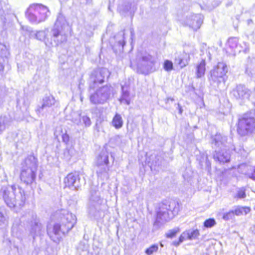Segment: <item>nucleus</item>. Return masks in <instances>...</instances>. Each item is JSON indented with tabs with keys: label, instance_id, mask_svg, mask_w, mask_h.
<instances>
[{
	"label": "nucleus",
	"instance_id": "nucleus-30",
	"mask_svg": "<svg viewBox=\"0 0 255 255\" xmlns=\"http://www.w3.org/2000/svg\"><path fill=\"white\" fill-rule=\"evenodd\" d=\"M8 217L4 214L0 208V226H4L8 224Z\"/></svg>",
	"mask_w": 255,
	"mask_h": 255
},
{
	"label": "nucleus",
	"instance_id": "nucleus-35",
	"mask_svg": "<svg viewBox=\"0 0 255 255\" xmlns=\"http://www.w3.org/2000/svg\"><path fill=\"white\" fill-rule=\"evenodd\" d=\"M119 37V39L117 42L118 46H119V49L120 50L121 49H123L124 47V45L125 44V41L124 40L123 34H118L117 36H115V38H117Z\"/></svg>",
	"mask_w": 255,
	"mask_h": 255
},
{
	"label": "nucleus",
	"instance_id": "nucleus-22",
	"mask_svg": "<svg viewBox=\"0 0 255 255\" xmlns=\"http://www.w3.org/2000/svg\"><path fill=\"white\" fill-rule=\"evenodd\" d=\"M9 53L6 46L0 43V71L4 69V64L7 61Z\"/></svg>",
	"mask_w": 255,
	"mask_h": 255
},
{
	"label": "nucleus",
	"instance_id": "nucleus-53",
	"mask_svg": "<svg viewBox=\"0 0 255 255\" xmlns=\"http://www.w3.org/2000/svg\"><path fill=\"white\" fill-rule=\"evenodd\" d=\"M14 228H15V227H14V225H13V226L12 227V231H13L14 230Z\"/></svg>",
	"mask_w": 255,
	"mask_h": 255
},
{
	"label": "nucleus",
	"instance_id": "nucleus-18",
	"mask_svg": "<svg viewBox=\"0 0 255 255\" xmlns=\"http://www.w3.org/2000/svg\"><path fill=\"white\" fill-rule=\"evenodd\" d=\"M231 94L237 100L248 99L250 96V90L243 85H238L231 92Z\"/></svg>",
	"mask_w": 255,
	"mask_h": 255
},
{
	"label": "nucleus",
	"instance_id": "nucleus-46",
	"mask_svg": "<svg viewBox=\"0 0 255 255\" xmlns=\"http://www.w3.org/2000/svg\"><path fill=\"white\" fill-rule=\"evenodd\" d=\"M248 176L249 178L255 180V168L254 169L253 172L248 173Z\"/></svg>",
	"mask_w": 255,
	"mask_h": 255
},
{
	"label": "nucleus",
	"instance_id": "nucleus-7",
	"mask_svg": "<svg viewBox=\"0 0 255 255\" xmlns=\"http://www.w3.org/2000/svg\"><path fill=\"white\" fill-rule=\"evenodd\" d=\"M228 69L226 63L219 62L217 65L211 70L208 75V79L211 86L213 87H218L219 84L225 83L226 78V73Z\"/></svg>",
	"mask_w": 255,
	"mask_h": 255
},
{
	"label": "nucleus",
	"instance_id": "nucleus-45",
	"mask_svg": "<svg viewBox=\"0 0 255 255\" xmlns=\"http://www.w3.org/2000/svg\"><path fill=\"white\" fill-rule=\"evenodd\" d=\"M93 0H79L80 3L82 4H89L92 3Z\"/></svg>",
	"mask_w": 255,
	"mask_h": 255
},
{
	"label": "nucleus",
	"instance_id": "nucleus-51",
	"mask_svg": "<svg viewBox=\"0 0 255 255\" xmlns=\"http://www.w3.org/2000/svg\"><path fill=\"white\" fill-rule=\"evenodd\" d=\"M75 124L78 125L79 123L80 122V121H78V120H75L74 122Z\"/></svg>",
	"mask_w": 255,
	"mask_h": 255
},
{
	"label": "nucleus",
	"instance_id": "nucleus-39",
	"mask_svg": "<svg viewBox=\"0 0 255 255\" xmlns=\"http://www.w3.org/2000/svg\"><path fill=\"white\" fill-rule=\"evenodd\" d=\"M234 217V213L232 210L229 212L225 213L223 216V219L225 221H228L232 219Z\"/></svg>",
	"mask_w": 255,
	"mask_h": 255
},
{
	"label": "nucleus",
	"instance_id": "nucleus-55",
	"mask_svg": "<svg viewBox=\"0 0 255 255\" xmlns=\"http://www.w3.org/2000/svg\"><path fill=\"white\" fill-rule=\"evenodd\" d=\"M234 149V150H235V151L236 150V149L235 148H234V149Z\"/></svg>",
	"mask_w": 255,
	"mask_h": 255
},
{
	"label": "nucleus",
	"instance_id": "nucleus-10",
	"mask_svg": "<svg viewBox=\"0 0 255 255\" xmlns=\"http://www.w3.org/2000/svg\"><path fill=\"white\" fill-rule=\"evenodd\" d=\"M102 202L103 200L100 197V193L96 190H92L88 210L89 214L91 217L96 219L101 217Z\"/></svg>",
	"mask_w": 255,
	"mask_h": 255
},
{
	"label": "nucleus",
	"instance_id": "nucleus-42",
	"mask_svg": "<svg viewBox=\"0 0 255 255\" xmlns=\"http://www.w3.org/2000/svg\"><path fill=\"white\" fill-rule=\"evenodd\" d=\"M82 120L86 127H89L91 125V121L89 117L87 116L82 117Z\"/></svg>",
	"mask_w": 255,
	"mask_h": 255
},
{
	"label": "nucleus",
	"instance_id": "nucleus-50",
	"mask_svg": "<svg viewBox=\"0 0 255 255\" xmlns=\"http://www.w3.org/2000/svg\"><path fill=\"white\" fill-rule=\"evenodd\" d=\"M169 100H170L171 101H174V99L172 98H167V99H166L167 102H168Z\"/></svg>",
	"mask_w": 255,
	"mask_h": 255
},
{
	"label": "nucleus",
	"instance_id": "nucleus-6",
	"mask_svg": "<svg viewBox=\"0 0 255 255\" xmlns=\"http://www.w3.org/2000/svg\"><path fill=\"white\" fill-rule=\"evenodd\" d=\"M50 14L48 8L41 4H32L27 8L25 15L31 22L39 23L44 21Z\"/></svg>",
	"mask_w": 255,
	"mask_h": 255
},
{
	"label": "nucleus",
	"instance_id": "nucleus-25",
	"mask_svg": "<svg viewBox=\"0 0 255 255\" xmlns=\"http://www.w3.org/2000/svg\"><path fill=\"white\" fill-rule=\"evenodd\" d=\"M112 125L116 129L121 128L124 124V122L121 116L117 113L114 117L112 121Z\"/></svg>",
	"mask_w": 255,
	"mask_h": 255
},
{
	"label": "nucleus",
	"instance_id": "nucleus-9",
	"mask_svg": "<svg viewBox=\"0 0 255 255\" xmlns=\"http://www.w3.org/2000/svg\"><path fill=\"white\" fill-rule=\"evenodd\" d=\"M254 113L255 111L246 113L239 119L237 131L241 136H246L255 130V119L251 116Z\"/></svg>",
	"mask_w": 255,
	"mask_h": 255
},
{
	"label": "nucleus",
	"instance_id": "nucleus-31",
	"mask_svg": "<svg viewBox=\"0 0 255 255\" xmlns=\"http://www.w3.org/2000/svg\"><path fill=\"white\" fill-rule=\"evenodd\" d=\"M238 40L235 37L230 38L228 41V45L232 50H235L237 47Z\"/></svg>",
	"mask_w": 255,
	"mask_h": 255
},
{
	"label": "nucleus",
	"instance_id": "nucleus-29",
	"mask_svg": "<svg viewBox=\"0 0 255 255\" xmlns=\"http://www.w3.org/2000/svg\"><path fill=\"white\" fill-rule=\"evenodd\" d=\"M73 149L66 148L63 151V157L66 161H69L73 155Z\"/></svg>",
	"mask_w": 255,
	"mask_h": 255
},
{
	"label": "nucleus",
	"instance_id": "nucleus-41",
	"mask_svg": "<svg viewBox=\"0 0 255 255\" xmlns=\"http://www.w3.org/2000/svg\"><path fill=\"white\" fill-rule=\"evenodd\" d=\"M154 157H155V159L154 160H152V165L159 166L162 162V158L159 156H156L155 155H154Z\"/></svg>",
	"mask_w": 255,
	"mask_h": 255
},
{
	"label": "nucleus",
	"instance_id": "nucleus-54",
	"mask_svg": "<svg viewBox=\"0 0 255 255\" xmlns=\"http://www.w3.org/2000/svg\"><path fill=\"white\" fill-rule=\"evenodd\" d=\"M115 46H116V45L114 46L113 47V49H114Z\"/></svg>",
	"mask_w": 255,
	"mask_h": 255
},
{
	"label": "nucleus",
	"instance_id": "nucleus-17",
	"mask_svg": "<svg viewBox=\"0 0 255 255\" xmlns=\"http://www.w3.org/2000/svg\"><path fill=\"white\" fill-rule=\"evenodd\" d=\"M227 137L220 133H217L212 137V147L216 149L229 148L230 142H228Z\"/></svg>",
	"mask_w": 255,
	"mask_h": 255
},
{
	"label": "nucleus",
	"instance_id": "nucleus-34",
	"mask_svg": "<svg viewBox=\"0 0 255 255\" xmlns=\"http://www.w3.org/2000/svg\"><path fill=\"white\" fill-rule=\"evenodd\" d=\"M248 211H249L250 209L248 208H243V207H237L234 210H232L234 213V215L240 216L243 214V212H245L246 214Z\"/></svg>",
	"mask_w": 255,
	"mask_h": 255
},
{
	"label": "nucleus",
	"instance_id": "nucleus-11",
	"mask_svg": "<svg viewBox=\"0 0 255 255\" xmlns=\"http://www.w3.org/2000/svg\"><path fill=\"white\" fill-rule=\"evenodd\" d=\"M136 60L137 73L146 75L154 70L155 61L150 54L144 53L137 55Z\"/></svg>",
	"mask_w": 255,
	"mask_h": 255
},
{
	"label": "nucleus",
	"instance_id": "nucleus-1",
	"mask_svg": "<svg viewBox=\"0 0 255 255\" xmlns=\"http://www.w3.org/2000/svg\"><path fill=\"white\" fill-rule=\"evenodd\" d=\"M56 216L59 223H55L53 228H47V234L50 238L54 242H59L62 235L71 230L76 222L75 215L66 210L56 212Z\"/></svg>",
	"mask_w": 255,
	"mask_h": 255
},
{
	"label": "nucleus",
	"instance_id": "nucleus-37",
	"mask_svg": "<svg viewBox=\"0 0 255 255\" xmlns=\"http://www.w3.org/2000/svg\"><path fill=\"white\" fill-rule=\"evenodd\" d=\"M158 247L157 245H153L145 250V253L148 255H152L157 251Z\"/></svg>",
	"mask_w": 255,
	"mask_h": 255
},
{
	"label": "nucleus",
	"instance_id": "nucleus-49",
	"mask_svg": "<svg viewBox=\"0 0 255 255\" xmlns=\"http://www.w3.org/2000/svg\"><path fill=\"white\" fill-rule=\"evenodd\" d=\"M206 54L209 56V60H211V54L209 51H206Z\"/></svg>",
	"mask_w": 255,
	"mask_h": 255
},
{
	"label": "nucleus",
	"instance_id": "nucleus-21",
	"mask_svg": "<svg viewBox=\"0 0 255 255\" xmlns=\"http://www.w3.org/2000/svg\"><path fill=\"white\" fill-rule=\"evenodd\" d=\"M55 103V99L52 96H45L42 100V104L41 106H38L36 109V112L39 114L45 108H49Z\"/></svg>",
	"mask_w": 255,
	"mask_h": 255
},
{
	"label": "nucleus",
	"instance_id": "nucleus-33",
	"mask_svg": "<svg viewBox=\"0 0 255 255\" xmlns=\"http://www.w3.org/2000/svg\"><path fill=\"white\" fill-rule=\"evenodd\" d=\"M216 224V222L214 218H209L206 220L204 222V227L206 228H210Z\"/></svg>",
	"mask_w": 255,
	"mask_h": 255
},
{
	"label": "nucleus",
	"instance_id": "nucleus-44",
	"mask_svg": "<svg viewBox=\"0 0 255 255\" xmlns=\"http://www.w3.org/2000/svg\"><path fill=\"white\" fill-rule=\"evenodd\" d=\"M62 140L66 144H67L69 141V135L67 133H64L62 136Z\"/></svg>",
	"mask_w": 255,
	"mask_h": 255
},
{
	"label": "nucleus",
	"instance_id": "nucleus-56",
	"mask_svg": "<svg viewBox=\"0 0 255 255\" xmlns=\"http://www.w3.org/2000/svg\"><path fill=\"white\" fill-rule=\"evenodd\" d=\"M151 157H153V155H151Z\"/></svg>",
	"mask_w": 255,
	"mask_h": 255
},
{
	"label": "nucleus",
	"instance_id": "nucleus-32",
	"mask_svg": "<svg viewBox=\"0 0 255 255\" xmlns=\"http://www.w3.org/2000/svg\"><path fill=\"white\" fill-rule=\"evenodd\" d=\"M46 30H48L46 29L45 30H39L36 31V32L34 34L35 38L40 41H43L44 40L46 36Z\"/></svg>",
	"mask_w": 255,
	"mask_h": 255
},
{
	"label": "nucleus",
	"instance_id": "nucleus-47",
	"mask_svg": "<svg viewBox=\"0 0 255 255\" xmlns=\"http://www.w3.org/2000/svg\"><path fill=\"white\" fill-rule=\"evenodd\" d=\"M250 230L253 234H255V224L251 227Z\"/></svg>",
	"mask_w": 255,
	"mask_h": 255
},
{
	"label": "nucleus",
	"instance_id": "nucleus-38",
	"mask_svg": "<svg viewBox=\"0 0 255 255\" xmlns=\"http://www.w3.org/2000/svg\"><path fill=\"white\" fill-rule=\"evenodd\" d=\"M187 234H186L185 231L183 232L182 234L179 238V240L178 242L174 241L173 245L175 246H178L180 243L183 242L184 240L187 239Z\"/></svg>",
	"mask_w": 255,
	"mask_h": 255
},
{
	"label": "nucleus",
	"instance_id": "nucleus-19",
	"mask_svg": "<svg viewBox=\"0 0 255 255\" xmlns=\"http://www.w3.org/2000/svg\"><path fill=\"white\" fill-rule=\"evenodd\" d=\"M230 148H224L222 149H216L215 154L213 155V157L215 160L219 161L220 163H228L230 161Z\"/></svg>",
	"mask_w": 255,
	"mask_h": 255
},
{
	"label": "nucleus",
	"instance_id": "nucleus-43",
	"mask_svg": "<svg viewBox=\"0 0 255 255\" xmlns=\"http://www.w3.org/2000/svg\"><path fill=\"white\" fill-rule=\"evenodd\" d=\"M246 196L245 191L243 189H240L238 191L237 197L239 198H244Z\"/></svg>",
	"mask_w": 255,
	"mask_h": 255
},
{
	"label": "nucleus",
	"instance_id": "nucleus-14",
	"mask_svg": "<svg viewBox=\"0 0 255 255\" xmlns=\"http://www.w3.org/2000/svg\"><path fill=\"white\" fill-rule=\"evenodd\" d=\"M65 187L72 190L78 191L81 189L82 184L80 177L77 173H69L64 178Z\"/></svg>",
	"mask_w": 255,
	"mask_h": 255
},
{
	"label": "nucleus",
	"instance_id": "nucleus-28",
	"mask_svg": "<svg viewBox=\"0 0 255 255\" xmlns=\"http://www.w3.org/2000/svg\"><path fill=\"white\" fill-rule=\"evenodd\" d=\"M9 122V119L8 117L6 116H1L0 117V134L5 129Z\"/></svg>",
	"mask_w": 255,
	"mask_h": 255
},
{
	"label": "nucleus",
	"instance_id": "nucleus-8",
	"mask_svg": "<svg viewBox=\"0 0 255 255\" xmlns=\"http://www.w3.org/2000/svg\"><path fill=\"white\" fill-rule=\"evenodd\" d=\"M114 88L111 85H106L98 89L90 94V102L94 105L104 104L113 96Z\"/></svg>",
	"mask_w": 255,
	"mask_h": 255
},
{
	"label": "nucleus",
	"instance_id": "nucleus-23",
	"mask_svg": "<svg viewBox=\"0 0 255 255\" xmlns=\"http://www.w3.org/2000/svg\"><path fill=\"white\" fill-rule=\"evenodd\" d=\"M206 60L202 58V60L196 64L195 75L197 78H201L204 76L206 71Z\"/></svg>",
	"mask_w": 255,
	"mask_h": 255
},
{
	"label": "nucleus",
	"instance_id": "nucleus-16",
	"mask_svg": "<svg viewBox=\"0 0 255 255\" xmlns=\"http://www.w3.org/2000/svg\"><path fill=\"white\" fill-rule=\"evenodd\" d=\"M185 24L194 30L199 29L203 22V16L200 14L188 13L186 16Z\"/></svg>",
	"mask_w": 255,
	"mask_h": 255
},
{
	"label": "nucleus",
	"instance_id": "nucleus-4",
	"mask_svg": "<svg viewBox=\"0 0 255 255\" xmlns=\"http://www.w3.org/2000/svg\"><path fill=\"white\" fill-rule=\"evenodd\" d=\"M179 211V203L174 200L165 201L158 204L156 211V217L154 225L159 226L172 219Z\"/></svg>",
	"mask_w": 255,
	"mask_h": 255
},
{
	"label": "nucleus",
	"instance_id": "nucleus-12",
	"mask_svg": "<svg viewBox=\"0 0 255 255\" xmlns=\"http://www.w3.org/2000/svg\"><path fill=\"white\" fill-rule=\"evenodd\" d=\"M110 75L109 71L106 68H101L94 70L90 77L89 88L95 89L99 84H103Z\"/></svg>",
	"mask_w": 255,
	"mask_h": 255
},
{
	"label": "nucleus",
	"instance_id": "nucleus-15",
	"mask_svg": "<svg viewBox=\"0 0 255 255\" xmlns=\"http://www.w3.org/2000/svg\"><path fill=\"white\" fill-rule=\"evenodd\" d=\"M196 50L193 46H186L184 49L185 53L184 55H177L175 58V63L178 65L180 68H183L187 65L190 59V54L193 55Z\"/></svg>",
	"mask_w": 255,
	"mask_h": 255
},
{
	"label": "nucleus",
	"instance_id": "nucleus-24",
	"mask_svg": "<svg viewBox=\"0 0 255 255\" xmlns=\"http://www.w3.org/2000/svg\"><path fill=\"white\" fill-rule=\"evenodd\" d=\"M131 5V3L128 1H125L123 2V3L120 4L119 5L118 10L119 11V12L122 15L127 13L131 8L132 10L134 11L136 9V7L134 6L132 7Z\"/></svg>",
	"mask_w": 255,
	"mask_h": 255
},
{
	"label": "nucleus",
	"instance_id": "nucleus-48",
	"mask_svg": "<svg viewBox=\"0 0 255 255\" xmlns=\"http://www.w3.org/2000/svg\"><path fill=\"white\" fill-rule=\"evenodd\" d=\"M177 106H178L177 108H178V109L179 110V113L180 114H181L182 113V112H183V110L182 109V107H181V106H180V105L179 103L177 104Z\"/></svg>",
	"mask_w": 255,
	"mask_h": 255
},
{
	"label": "nucleus",
	"instance_id": "nucleus-36",
	"mask_svg": "<svg viewBox=\"0 0 255 255\" xmlns=\"http://www.w3.org/2000/svg\"><path fill=\"white\" fill-rule=\"evenodd\" d=\"M179 232V229L178 228L169 230L165 234L166 237L168 238H172L174 237Z\"/></svg>",
	"mask_w": 255,
	"mask_h": 255
},
{
	"label": "nucleus",
	"instance_id": "nucleus-40",
	"mask_svg": "<svg viewBox=\"0 0 255 255\" xmlns=\"http://www.w3.org/2000/svg\"><path fill=\"white\" fill-rule=\"evenodd\" d=\"M164 68L166 71H170L173 69V63L169 60H166L164 63Z\"/></svg>",
	"mask_w": 255,
	"mask_h": 255
},
{
	"label": "nucleus",
	"instance_id": "nucleus-2",
	"mask_svg": "<svg viewBox=\"0 0 255 255\" xmlns=\"http://www.w3.org/2000/svg\"><path fill=\"white\" fill-rule=\"evenodd\" d=\"M68 24L65 16L59 12L52 28L51 29L50 41L47 38L45 44L48 46L57 47L65 44L67 40V32L68 30Z\"/></svg>",
	"mask_w": 255,
	"mask_h": 255
},
{
	"label": "nucleus",
	"instance_id": "nucleus-5",
	"mask_svg": "<svg viewBox=\"0 0 255 255\" xmlns=\"http://www.w3.org/2000/svg\"><path fill=\"white\" fill-rule=\"evenodd\" d=\"M37 160L33 155L28 156L25 160L20 173V180L26 185H31L35 181L37 170Z\"/></svg>",
	"mask_w": 255,
	"mask_h": 255
},
{
	"label": "nucleus",
	"instance_id": "nucleus-20",
	"mask_svg": "<svg viewBox=\"0 0 255 255\" xmlns=\"http://www.w3.org/2000/svg\"><path fill=\"white\" fill-rule=\"evenodd\" d=\"M44 233V230L42 224L38 220H35L32 223L30 234L34 240L36 237L41 236Z\"/></svg>",
	"mask_w": 255,
	"mask_h": 255
},
{
	"label": "nucleus",
	"instance_id": "nucleus-52",
	"mask_svg": "<svg viewBox=\"0 0 255 255\" xmlns=\"http://www.w3.org/2000/svg\"><path fill=\"white\" fill-rule=\"evenodd\" d=\"M116 137L118 138H121L122 137V136L120 135H117L116 136Z\"/></svg>",
	"mask_w": 255,
	"mask_h": 255
},
{
	"label": "nucleus",
	"instance_id": "nucleus-3",
	"mask_svg": "<svg viewBox=\"0 0 255 255\" xmlns=\"http://www.w3.org/2000/svg\"><path fill=\"white\" fill-rule=\"evenodd\" d=\"M0 196L2 197L5 204L10 208H21L26 200L24 190L16 185L1 187Z\"/></svg>",
	"mask_w": 255,
	"mask_h": 255
},
{
	"label": "nucleus",
	"instance_id": "nucleus-27",
	"mask_svg": "<svg viewBox=\"0 0 255 255\" xmlns=\"http://www.w3.org/2000/svg\"><path fill=\"white\" fill-rule=\"evenodd\" d=\"M187 234V239L190 240H195L200 235L199 231L197 229H189L185 231Z\"/></svg>",
	"mask_w": 255,
	"mask_h": 255
},
{
	"label": "nucleus",
	"instance_id": "nucleus-26",
	"mask_svg": "<svg viewBox=\"0 0 255 255\" xmlns=\"http://www.w3.org/2000/svg\"><path fill=\"white\" fill-rule=\"evenodd\" d=\"M122 97L120 99V101L121 102H124L127 105H128L130 104V101L128 100V97L129 96V91L124 86H122Z\"/></svg>",
	"mask_w": 255,
	"mask_h": 255
},
{
	"label": "nucleus",
	"instance_id": "nucleus-13",
	"mask_svg": "<svg viewBox=\"0 0 255 255\" xmlns=\"http://www.w3.org/2000/svg\"><path fill=\"white\" fill-rule=\"evenodd\" d=\"M109 154L106 151H102L97 158L96 172L99 177H108L109 168Z\"/></svg>",
	"mask_w": 255,
	"mask_h": 255
}]
</instances>
